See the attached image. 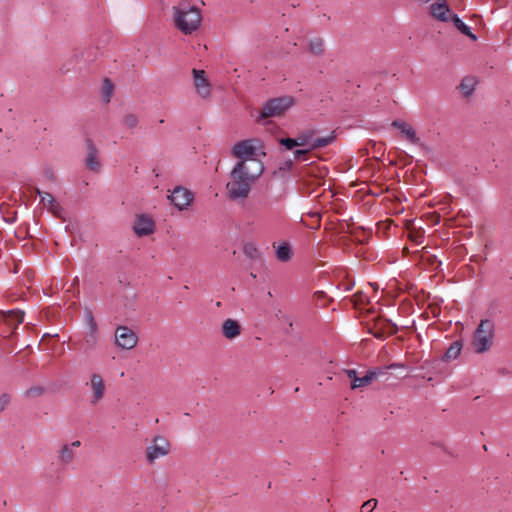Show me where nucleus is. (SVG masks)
Segmentation results:
<instances>
[{
  "instance_id": "1",
  "label": "nucleus",
  "mask_w": 512,
  "mask_h": 512,
  "mask_svg": "<svg viewBox=\"0 0 512 512\" xmlns=\"http://www.w3.org/2000/svg\"><path fill=\"white\" fill-rule=\"evenodd\" d=\"M263 170L262 162L238 161L231 170L229 180L226 183L228 198L233 201L246 199Z\"/></svg>"
},
{
  "instance_id": "2",
  "label": "nucleus",
  "mask_w": 512,
  "mask_h": 512,
  "mask_svg": "<svg viewBox=\"0 0 512 512\" xmlns=\"http://www.w3.org/2000/svg\"><path fill=\"white\" fill-rule=\"evenodd\" d=\"M334 132V130L332 131ZM335 138V135L327 137H319L315 134L314 130H310L308 133L299 135L296 138H281L280 143L288 150H292L295 147H300L294 151L295 160H307L306 156L314 149L325 147L329 145Z\"/></svg>"
},
{
  "instance_id": "3",
  "label": "nucleus",
  "mask_w": 512,
  "mask_h": 512,
  "mask_svg": "<svg viewBox=\"0 0 512 512\" xmlns=\"http://www.w3.org/2000/svg\"><path fill=\"white\" fill-rule=\"evenodd\" d=\"M174 27L183 35H192L202 24L200 8L187 2L179 3L171 8Z\"/></svg>"
},
{
  "instance_id": "4",
  "label": "nucleus",
  "mask_w": 512,
  "mask_h": 512,
  "mask_svg": "<svg viewBox=\"0 0 512 512\" xmlns=\"http://www.w3.org/2000/svg\"><path fill=\"white\" fill-rule=\"evenodd\" d=\"M232 154L239 161L262 162L265 156L262 143L257 139H247L236 143L232 148Z\"/></svg>"
},
{
  "instance_id": "5",
  "label": "nucleus",
  "mask_w": 512,
  "mask_h": 512,
  "mask_svg": "<svg viewBox=\"0 0 512 512\" xmlns=\"http://www.w3.org/2000/svg\"><path fill=\"white\" fill-rule=\"evenodd\" d=\"M494 322L490 319L481 320L479 325L477 326L472 339V347L473 350L477 354H482L488 350L493 345L494 339Z\"/></svg>"
},
{
  "instance_id": "6",
  "label": "nucleus",
  "mask_w": 512,
  "mask_h": 512,
  "mask_svg": "<svg viewBox=\"0 0 512 512\" xmlns=\"http://www.w3.org/2000/svg\"><path fill=\"white\" fill-rule=\"evenodd\" d=\"M171 452V442L163 435L152 437L145 448V459L148 464H154L158 459L166 457Z\"/></svg>"
},
{
  "instance_id": "7",
  "label": "nucleus",
  "mask_w": 512,
  "mask_h": 512,
  "mask_svg": "<svg viewBox=\"0 0 512 512\" xmlns=\"http://www.w3.org/2000/svg\"><path fill=\"white\" fill-rule=\"evenodd\" d=\"M293 104L289 96L274 98L264 104L259 114L256 116L258 122L271 117H279L285 113Z\"/></svg>"
},
{
  "instance_id": "8",
  "label": "nucleus",
  "mask_w": 512,
  "mask_h": 512,
  "mask_svg": "<svg viewBox=\"0 0 512 512\" xmlns=\"http://www.w3.org/2000/svg\"><path fill=\"white\" fill-rule=\"evenodd\" d=\"M171 203L180 211L187 209L194 199L193 193L185 187L177 186L168 196Z\"/></svg>"
},
{
  "instance_id": "9",
  "label": "nucleus",
  "mask_w": 512,
  "mask_h": 512,
  "mask_svg": "<svg viewBox=\"0 0 512 512\" xmlns=\"http://www.w3.org/2000/svg\"><path fill=\"white\" fill-rule=\"evenodd\" d=\"M85 321L87 325V332L84 339V343L89 349H93L96 347L99 340L98 326L94 319L93 313L91 310L86 309L85 311Z\"/></svg>"
},
{
  "instance_id": "10",
  "label": "nucleus",
  "mask_w": 512,
  "mask_h": 512,
  "mask_svg": "<svg viewBox=\"0 0 512 512\" xmlns=\"http://www.w3.org/2000/svg\"><path fill=\"white\" fill-rule=\"evenodd\" d=\"M116 344L122 348L130 350L137 344V335L126 326H119L115 331Z\"/></svg>"
},
{
  "instance_id": "11",
  "label": "nucleus",
  "mask_w": 512,
  "mask_h": 512,
  "mask_svg": "<svg viewBox=\"0 0 512 512\" xmlns=\"http://www.w3.org/2000/svg\"><path fill=\"white\" fill-rule=\"evenodd\" d=\"M91 390L90 403L95 405L101 401L106 392V385L102 376L98 373H93L90 376V381L87 383Z\"/></svg>"
},
{
  "instance_id": "12",
  "label": "nucleus",
  "mask_w": 512,
  "mask_h": 512,
  "mask_svg": "<svg viewBox=\"0 0 512 512\" xmlns=\"http://www.w3.org/2000/svg\"><path fill=\"white\" fill-rule=\"evenodd\" d=\"M347 377L351 380V388L357 389L370 385L375 379L378 378V372L368 371L363 377H358L355 370L350 369L345 371Z\"/></svg>"
},
{
  "instance_id": "13",
  "label": "nucleus",
  "mask_w": 512,
  "mask_h": 512,
  "mask_svg": "<svg viewBox=\"0 0 512 512\" xmlns=\"http://www.w3.org/2000/svg\"><path fill=\"white\" fill-rule=\"evenodd\" d=\"M192 73L197 93L202 98H208L211 93V86L208 79L206 78L205 71L193 69Z\"/></svg>"
},
{
  "instance_id": "14",
  "label": "nucleus",
  "mask_w": 512,
  "mask_h": 512,
  "mask_svg": "<svg viewBox=\"0 0 512 512\" xmlns=\"http://www.w3.org/2000/svg\"><path fill=\"white\" fill-rule=\"evenodd\" d=\"M155 224L153 219L147 215H140L137 217L133 230L139 237L148 236L154 232Z\"/></svg>"
},
{
  "instance_id": "15",
  "label": "nucleus",
  "mask_w": 512,
  "mask_h": 512,
  "mask_svg": "<svg viewBox=\"0 0 512 512\" xmlns=\"http://www.w3.org/2000/svg\"><path fill=\"white\" fill-rule=\"evenodd\" d=\"M396 332L397 326L394 323L390 320L379 318L375 322L374 331L372 333L376 338L382 339Z\"/></svg>"
},
{
  "instance_id": "16",
  "label": "nucleus",
  "mask_w": 512,
  "mask_h": 512,
  "mask_svg": "<svg viewBox=\"0 0 512 512\" xmlns=\"http://www.w3.org/2000/svg\"><path fill=\"white\" fill-rule=\"evenodd\" d=\"M86 145H87V157H86V167L93 171V172H99L100 171V168H101V164H100V161L98 160V151L95 147V145L93 144L92 140L91 139H87L86 140Z\"/></svg>"
},
{
  "instance_id": "17",
  "label": "nucleus",
  "mask_w": 512,
  "mask_h": 512,
  "mask_svg": "<svg viewBox=\"0 0 512 512\" xmlns=\"http://www.w3.org/2000/svg\"><path fill=\"white\" fill-rule=\"evenodd\" d=\"M37 194L40 196V201L45 208H48L54 215L60 216L62 208L50 193L37 189Z\"/></svg>"
},
{
  "instance_id": "18",
  "label": "nucleus",
  "mask_w": 512,
  "mask_h": 512,
  "mask_svg": "<svg viewBox=\"0 0 512 512\" xmlns=\"http://www.w3.org/2000/svg\"><path fill=\"white\" fill-rule=\"evenodd\" d=\"M222 334L229 340L235 339L241 334V326L234 319H226L222 324Z\"/></svg>"
},
{
  "instance_id": "19",
  "label": "nucleus",
  "mask_w": 512,
  "mask_h": 512,
  "mask_svg": "<svg viewBox=\"0 0 512 512\" xmlns=\"http://www.w3.org/2000/svg\"><path fill=\"white\" fill-rule=\"evenodd\" d=\"M276 252V258L280 262H288L291 260L293 252L288 242L273 243Z\"/></svg>"
},
{
  "instance_id": "20",
  "label": "nucleus",
  "mask_w": 512,
  "mask_h": 512,
  "mask_svg": "<svg viewBox=\"0 0 512 512\" xmlns=\"http://www.w3.org/2000/svg\"><path fill=\"white\" fill-rule=\"evenodd\" d=\"M430 10L432 16L438 20L448 21L451 17L450 9L444 1L442 3L432 4Z\"/></svg>"
},
{
  "instance_id": "21",
  "label": "nucleus",
  "mask_w": 512,
  "mask_h": 512,
  "mask_svg": "<svg viewBox=\"0 0 512 512\" xmlns=\"http://www.w3.org/2000/svg\"><path fill=\"white\" fill-rule=\"evenodd\" d=\"M477 81L472 76H466L461 80V83L457 86V89L463 97L469 98L474 93Z\"/></svg>"
},
{
  "instance_id": "22",
  "label": "nucleus",
  "mask_w": 512,
  "mask_h": 512,
  "mask_svg": "<svg viewBox=\"0 0 512 512\" xmlns=\"http://www.w3.org/2000/svg\"><path fill=\"white\" fill-rule=\"evenodd\" d=\"M75 459V452L71 449V446L63 445L57 454V462L61 466H68L73 463Z\"/></svg>"
},
{
  "instance_id": "23",
  "label": "nucleus",
  "mask_w": 512,
  "mask_h": 512,
  "mask_svg": "<svg viewBox=\"0 0 512 512\" xmlns=\"http://www.w3.org/2000/svg\"><path fill=\"white\" fill-rule=\"evenodd\" d=\"M114 93V84L108 78L103 80L102 88H101V98L102 102L105 104L110 103L112 96Z\"/></svg>"
},
{
  "instance_id": "24",
  "label": "nucleus",
  "mask_w": 512,
  "mask_h": 512,
  "mask_svg": "<svg viewBox=\"0 0 512 512\" xmlns=\"http://www.w3.org/2000/svg\"><path fill=\"white\" fill-rule=\"evenodd\" d=\"M462 347L461 341L453 342L446 350L443 359L447 362L455 360L460 355Z\"/></svg>"
},
{
  "instance_id": "25",
  "label": "nucleus",
  "mask_w": 512,
  "mask_h": 512,
  "mask_svg": "<svg viewBox=\"0 0 512 512\" xmlns=\"http://www.w3.org/2000/svg\"><path fill=\"white\" fill-rule=\"evenodd\" d=\"M5 320L8 323V325H14V328H16L19 324L23 322L24 312L21 310L8 311L5 315Z\"/></svg>"
},
{
  "instance_id": "26",
  "label": "nucleus",
  "mask_w": 512,
  "mask_h": 512,
  "mask_svg": "<svg viewBox=\"0 0 512 512\" xmlns=\"http://www.w3.org/2000/svg\"><path fill=\"white\" fill-rule=\"evenodd\" d=\"M452 21L456 28L464 35L468 36L472 40H476L477 37L472 33L471 28L467 26L457 15L452 16Z\"/></svg>"
},
{
  "instance_id": "27",
  "label": "nucleus",
  "mask_w": 512,
  "mask_h": 512,
  "mask_svg": "<svg viewBox=\"0 0 512 512\" xmlns=\"http://www.w3.org/2000/svg\"><path fill=\"white\" fill-rule=\"evenodd\" d=\"M309 51L314 55H322L324 53V42L321 38H313L309 41Z\"/></svg>"
},
{
  "instance_id": "28",
  "label": "nucleus",
  "mask_w": 512,
  "mask_h": 512,
  "mask_svg": "<svg viewBox=\"0 0 512 512\" xmlns=\"http://www.w3.org/2000/svg\"><path fill=\"white\" fill-rule=\"evenodd\" d=\"M399 137L402 140H405L411 144H414V145L420 144V139L416 135V130H400Z\"/></svg>"
},
{
  "instance_id": "29",
  "label": "nucleus",
  "mask_w": 512,
  "mask_h": 512,
  "mask_svg": "<svg viewBox=\"0 0 512 512\" xmlns=\"http://www.w3.org/2000/svg\"><path fill=\"white\" fill-rule=\"evenodd\" d=\"M407 228L409 230L408 238L417 245L421 244L424 239V232L421 230H416L410 226Z\"/></svg>"
},
{
  "instance_id": "30",
  "label": "nucleus",
  "mask_w": 512,
  "mask_h": 512,
  "mask_svg": "<svg viewBox=\"0 0 512 512\" xmlns=\"http://www.w3.org/2000/svg\"><path fill=\"white\" fill-rule=\"evenodd\" d=\"M138 123H139L138 117H137V115H135L133 113H127L123 116L122 125H124L128 128H133L136 125H138Z\"/></svg>"
},
{
  "instance_id": "31",
  "label": "nucleus",
  "mask_w": 512,
  "mask_h": 512,
  "mask_svg": "<svg viewBox=\"0 0 512 512\" xmlns=\"http://www.w3.org/2000/svg\"><path fill=\"white\" fill-rule=\"evenodd\" d=\"M377 506L376 499H369L361 506V512H372Z\"/></svg>"
},
{
  "instance_id": "32",
  "label": "nucleus",
  "mask_w": 512,
  "mask_h": 512,
  "mask_svg": "<svg viewBox=\"0 0 512 512\" xmlns=\"http://www.w3.org/2000/svg\"><path fill=\"white\" fill-rule=\"evenodd\" d=\"M11 397L9 394L4 393L0 395V413L3 412L10 404Z\"/></svg>"
},
{
  "instance_id": "33",
  "label": "nucleus",
  "mask_w": 512,
  "mask_h": 512,
  "mask_svg": "<svg viewBox=\"0 0 512 512\" xmlns=\"http://www.w3.org/2000/svg\"><path fill=\"white\" fill-rule=\"evenodd\" d=\"M391 128H411V125L403 119H396L392 122Z\"/></svg>"
},
{
  "instance_id": "34",
  "label": "nucleus",
  "mask_w": 512,
  "mask_h": 512,
  "mask_svg": "<svg viewBox=\"0 0 512 512\" xmlns=\"http://www.w3.org/2000/svg\"><path fill=\"white\" fill-rule=\"evenodd\" d=\"M314 300L322 306H325L326 294L323 291H316L313 295Z\"/></svg>"
},
{
  "instance_id": "35",
  "label": "nucleus",
  "mask_w": 512,
  "mask_h": 512,
  "mask_svg": "<svg viewBox=\"0 0 512 512\" xmlns=\"http://www.w3.org/2000/svg\"><path fill=\"white\" fill-rule=\"evenodd\" d=\"M42 393H43V388H41V387H32L26 391V395L28 397H38V396L42 395Z\"/></svg>"
},
{
  "instance_id": "36",
  "label": "nucleus",
  "mask_w": 512,
  "mask_h": 512,
  "mask_svg": "<svg viewBox=\"0 0 512 512\" xmlns=\"http://www.w3.org/2000/svg\"><path fill=\"white\" fill-rule=\"evenodd\" d=\"M400 365L399 364H396V363H393L385 368H379V369H374L373 371H376L378 372V378L382 375H385L386 374V370L387 369H394V368H399Z\"/></svg>"
},
{
  "instance_id": "37",
  "label": "nucleus",
  "mask_w": 512,
  "mask_h": 512,
  "mask_svg": "<svg viewBox=\"0 0 512 512\" xmlns=\"http://www.w3.org/2000/svg\"><path fill=\"white\" fill-rule=\"evenodd\" d=\"M67 446H71V449L74 450V448H78L80 447L81 445V442L76 440V441H73L72 443L70 444H66Z\"/></svg>"
}]
</instances>
